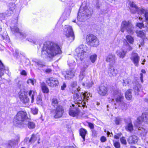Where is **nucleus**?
Returning a JSON list of instances; mask_svg holds the SVG:
<instances>
[{"instance_id": "nucleus-56", "label": "nucleus", "mask_w": 148, "mask_h": 148, "mask_svg": "<svg viewBox=\"0 0 148 148\" xmlns=\"http://www.w3.org/2000/svg\"><path fill=\"white\" fill-rule=\"evenodd\" d=\"M88 125L90 129H92V130L94 129V125L93 123H88Z\"/></svg>"}, {"instance_id": "nucleus-30", "label": "nucleus", "mask_w": 148, "mask_h": 148, "mask_svg": "<svg viewBox=\"0 0 148 148\" xmlns=\"http://www.w3.org/2000/svg\"><path fill=\"white\" fill-rule=\"evenodd\" d=\"M93 84V82L92 81H89L86 80V81L85 82V83H82V85L84 86H85L86 84V87L87 88H88L92 86Z\"/></svg>"}, {"instance_id": "nucleus-26", "label": "nucleus", "mask_w": 148, "mask_h": 148, "mask_svg": "<svg viewBox=\"0 0 148 148\" xmlns=\"http://www.w3.org/2000/svg\"><path fill=\"white\" fill-rule=\"evenodd\" d=\"M132 89H129L126 91L125 94L126 98L128 100H131L132 98Z\"/></svg>"}, {"instance_id": "nucleus-27", "label": "nucleus", "mask_w": 148, "mask_h": 148, "mask_svg": "<svg viewBox=\"0 0 148 148\" xmlns=\"http://www.w3.org/2000/svg\"><path fill=\"white\" fill-rule=\"evenodd\" d=\"M126 130L129 132H132L133 130V125L132 122L130 121L129 122L127 123V125L125 127Z\"/></svg>"}, {"instance_id": "nucleus-51", "label": "nucleus", "mask_w": 148, "mask_h": 148, "mask_svg": "<svg viewBox=\"0 0 148 148\" xmlns=\"http://www.w3.org/2000/svg\"><path fill=\"white\" fill-rule=\"evenodd\" d=\"M122 134L121 133H119L117 134L116 135H115L114 136V138L116 139H119L120 137L122 135Z\"/></svg>"}, {"instance_id": "nucleus-25", "label": "nucleus", "mask_w": 148, "mask_h": 148, "mask_svg": "<svg viewBox=\"0 0 148 148\" xmlns=\"http://www.w3.org/2000/svg\"><path fill=\"white\" fill-rule=\"evenodd\" d=\"M141 86L139 83H137L134 87V91L135 95H138L140 92Z\"/></svg>"}, {"instance_id": "nucleus-11", "label": "nucleus", "mask_w": 148, "mask_h": 148, "mask_svg": "<svg viewBox=\"0 0 148 148\" xmlns=\"http://www.w3.org/2000/svg\"><path fill=\"white\" fill-rule=\"evenodd\" d=\"M15 26H13L14 25V23H11V29L12 33L13 34H16V35L18 36L20 38H24L26 37L27 36L26 34L24 33L21 32L19 29L18 27H16L17 25V20H15Z\"/></svg>"}, {"instance_id": "nucleus-4", "label": "nucleus", "mask_w": 148, "mask_h": 148, "mask_svg": "<svg viewBox=\"0 0 148 148\" xmlns=\"http://www.w3.org/2000/svg\"><path fill=\"white\" fill-rule=\"evenodd\" d=\"M87 47L85 45H81L76 49L75 51L77 54L76 58L78 64H83L84 67L87 68L88 67V64L85 62L84 59L86 57Z\"/></svg>"}, {"instance_id": "nucleus-48", "label": "nucleus", "mask_w": 148, "mask_h": 148, "mask_svg": "<svg viewBox=\"0 0 148 148\" xmlns=\"http://www.w3.org/2000/svg\"><path fill=\"white\" fill-rule=\"evenodd\" d=\"M121 121V118L119 117L116 118L115 122L116 124L118 125L119 124Z\"/></svg>"}, {"instance_id": "nucleus-1", "label": "nucleus", "mask_w": 148, "mask_h": 148, "mask_svg": "<svg viewBox=\"0 0 148 148\" xmlns=\"http://www.w3.org/2000/svg\"><path fill=\"white\" fill-rule=\"evenodd\" d=\"M47 53L50 58H52L57 54L62 53V51L59 45L57 44L49 42L45 43L42 49V55Z\"/></svg>"}, {"instance_id": "nucleus-20", "label": "nucleus", "mask_w": 148, "mask_h": 148, "mask_svg": "<svg viewBox=\"0 0 148 148\" xmlns=\"http://www.w3.org/2000/svg\"><path fill=\"white\" fill-rule=\"evenodd\" d=\"M118 73L117 70L112 66L108 69V73L110 77L116 76Z\"/></svg>"}, {"instance_id": "nucleus-12", "label": "nucleus", "mask_w": 148, "mask_h": 148, "mask_svg": "<svg viewBox=\"0 0 148 148\" xmlns=\"http://www.w3.org/2000/svg\"><path fill=\"white\" fill-rule=\"evenodd\" d=\"M64 34L68 38H70L71 41L73 40L75 38L74 34L71 27L66 25L64 29Z\"/></svg>"}, {"instance_id": "nucleus-63", "label": "nucleus", "mask_w": 148, "mask_h": 148, "mask_svg": "<svg viewBox=\"0 0 148 148\" xmlns=\"http://www.w3.org/2000/svg\"><path fill=\"white\" fill-rule=\"evenodd\" d=\"M145 27L146 30L148 31V23H147L145 26Z\"/></svg>"}, {"instance_id": "nucleus-23", "label": "nucleus", "mask_w": 148, "mask_h": 148, "mask_svg": "<svg viewBox=\"0 0 148 148\" xmlns=\"http://www.w3.org/2000/svg\"><path fill=\"white\" fill-rule=\"evenodd\" d=\"M25 126L27 125L29 129H33L35 127V123L32 121H31L29 119H27V120L24 123Z\"/></svg>"}, {"instance_id": "nucleus-28", "label": "nucleus", "mask_w": 148, "mask_h": 148, "mask_svg": "<svg viewBox=\"0 0 148 148\" xmlns=\"http://www.w3.org/2000/svg\"><path fill=\"white\" fill-rule=\"evenodd\" d=\"M138 130L141 136H144L146 135L147 131L145 129L142 127H138Z\"/></svg>"}, {"instance_id": "nucleus-53", "label": "nucleus", "mask_w": 148, "mask_h": 148, "mask_svg": "<svg viewBox=\"0 0 148 148\" xmlns=\"http://www.w3.org/2000/svg\"><path fill=\"white\" fill-rule=\"evenodd\" d=\"M126 45L127 46V50L130 51L132 50V47L129 45V44L127 42H126Z\"/></svg>"}, {"instance_id": "nucleus-13", "label": "nucleus", "mask_w": 148, "mask_h": 148, "mask_svg": "<svg viewBox=\"0 0 148 148\" xmlns=\"http://www.w3.org/2000/svg\"><path fill=\"white\" fill-rule=\"evenodd\" d=\"M143 122L148 124V113H143L141 116L138 117L135 123V125L138 127V125L141 124Z\"/></svg>"}, {"instance_id": "nucleus-60", "label": "nucleus", "mask_w": 148, "mask_h": 148, "mask_svg": "<svg viewBox=\"0 0 148 148\" xmlns=\"http://www.w3.org/2000/svg\"><path fill=\"white\" fill-rule=\"evenodd\" d=\"M15 55L16 57H17L19 55V51L18 50H15Z\"/></svg>"}, {"instance_id": "nucleus-44", "label": "nucleus", "mask_w": 148, "mask_h": 148, "mask_svg": "<svg viewBox=\"0 0 148 148\" xmlns=\"http://www.w3.org/2000/svg\"><path fill=\"white\" fill-rule=\"evenodd\" d=\"M36 82V80L34 79H29L27 80V84H31L32 85H34V83Z\"/></svg>"}, {"instance_id": "nucleus-40", "label": "nucleus", "mask_w": 148, "mask_h": 148, "mask_svg": "<svg viewBox=\"0 0 148 148\" xmlns=\"http://www.w3.org/2000/svg\"><path fill=\"white\" fill-rule=\"evenodd\" d=\"M126 38L127 41L130 43H132L134 42V39L130 35H127L126 36Z\"/></svg>"}, {"instance_id": "nucleus-17", "label": "nucleus", "mask_w": 148, "mask_h": 148, "mask_svg": "<svg viewBox=\"0 0 148 148\" xmlns=\"http://www.w3.org/2000/svg\"><path fill=\"white\" fill-rule=\"evenodd\" d=\"M108 90L107 87L104 86L99 87L98 93L102 96H106L108 95Z\"/></svg>"}, {"instance_id": "nucleus-52", "label": "nucleus", "mask_w": 148, "mask_h": 148, "mask_svg": "<svg viewBox=\"0 0 148 148\" xmlns=\"http://www.w3.org/2000/svg\"><path fill=\"white\" fill-rule=\"evenodd\" d=\"M136 26L140 28L144 27V25L143 23H137L136 24Z\"/></svg>"}, {"instance_id": "nucleus-31", "label": "nucleus", "mask_w": 148, "mask_h": 148, "mask_svg": "<svg viewBox=\"0 0 148 148\" xmlns=\"http://www.w3.org/2000/svg\"><path fill=\"white\" fill-rule=\"evenodd\" d=\"M79 113V111L77 109L75 110H70L69 112V115L73 117L77 116Z\"/></svg>"}, {"instance_id": "nucleus-19", "label": "nucleus", "mask_w": 148, "mask_h": 148, "mask_svg": "<svg viewBox=\"0 0 148 148\" xmlns=\"http://www.w3.org/2000/svg\"><path fill=\"white\" fill-rule=\"evenodd\" d=\"M138 139L137 136L133 135L130 136L127 140V141L130 144H133L136 143Z\"/></svg>"}, {"instance_id": "nucleus-6", "label": "nucleus", "mask_w": 148, "mask_h": 148, "mask_svg": "<svg viewBox=\"0 0 148 148\" xmlns=\"http://www.w3.org/2000/svg\"><path fill=\"white\" fill-rule=\"evenodd\" d=\"M26 113L23 111L19 112L14 119V123L16 126L20 128L25 127L24 123L28 119Z\"/></svg>"}, {"instance_id": "nucleus-9", "label": "nucleus", "mask_w": 148, "mask_h": 148, "mask_svg": "<svg viewBox=\"0 0 148 148\" xmlns=\"http://www.w3.org/2000/svg\"><path fill=\"white\" fill-rule=\"evenodd\" d=\"M134 29L133 25L130 21H124L122 22L121 30L122 32L125 29L128 33L132 34L134 32Z\"/></svg>"}, {"instance_id": "nucleus-38", "label": "nucleus", "mask_w": 148, "mask_h": 148, "mask_svg": "<svg viewBox=\"0 0 148 148\" xmlns=\"http://www.w3.org/2000/svg\"><path fill=\"white\" fill-rule=\"evenodd\" d=\"M15 5L14 4H12L11 7L10 6L9 10L8 12L7 13V14L8 16L10 15L13 13V11L15 9Z\"/></svg>"}, {"instance_id": "nucleus-39", "label": "nucleus", "mask_w": 148, "mask_h": 148, "mask_svg": "<svg viewBox=\"0 0 148 148\" xmlns=\"http://www.w3.org/2000/svg\"><path fill=\"white\" fill-rule=\"evenodd\" d=\"M97 55L96 54H94L91 55L90 57V59L91 62L94 63L97 59Z\"/></svg>"}, {"instance_id": "nucleus-2", "label": "nucleus", "mask_w": 148, "mask_h": 148, "mask_svg": "<svg viewBox=\"0 0 148 148\" xmlns=\"http://www.w3.org/2000/svg\"><path fill=\"white\" fill-rule=\"evenodd\" d=\"M92 13V10L87 4L82 3L78 14L77 20L79 21H84L90 17Z\"/></svg>"}, {"instance_id": "nucleus-64", "label": "nucleus", "mask_w": 148, "mask_h": 148, "mask_svg": "<svg viewBox=\"0 0 148 148\" xmlns=\"http://www.w3.org/2000/svg\"><path fill=\"white\" fill-rule=\"evenodd\" d=\"M65 15V13H64L61 17V18H63L64 20L66 19V18H64V16Z\"/></svg>"}, {"instance_id": "nucleus-22", "label": "nucleus", "mask_w": 148, "mask_h": 148, "mask_svg": "<svg viewBox=\"0 0 148 148\" xmlns=\"http://www.w3.org/2000/svg\"><path fill=\"white\" fill-rule=\"evenodd\" d=\"M116 53L120 58L123 59L125 56L126 52L123 49H120L117 50L116 51Z\"/></svg>"}, {"instance_id": "nucleus-57", "label": "nucleus", "mask_w": 148, "mask_h": 148, "mask_svg": "<svg viewBox=\"0 0 148 148\" xmlns=\"http://www.w3.org/2000/svg\"><path fill=\"white\" fill-rule=\"evenodd\" d=\"M122 83L123 86H126L128 83V82L126 80H123Z\"/></svg>"}, {"instance_id": "nucleus-21", "label": "nucleus", "mask_w": 148, "mask_h": 148, "mask_svg": "<svg viewBox=\"0 0 148 148\" xmlns=\"http://www.w3.org/2000/svg\"><path fill=\"white\" fill-rule=\"evenodd\" d=\"M66 74L64 77L66 79H69L73 78L75 75V72L73 70H69L66 71Z\"/></svg>"}, {"instance_id": "nucleus-42", "label": "nucleus", "mask_w": 148, "mask_h": 148, "mask_svg": "<svg viewBox=\"0 0 148 148\" xmlns=\"http://www.w3.org/2000/svg\"><path fill=\"white\" fill-rule=\"evenodd\" d=\"M15 141V143L17 144L20 141V136L18 134L15 135L14 139H13Z\"/></svg>"}, {"instance_id": "nucleus-47", "label": "nucleus", "mask_w": 148, "mask_h": 148, "mask_svg": "<svg viewBox=\"0 0 148 148\" xmlns=\"http://www.w3.org/2000/svg\"><path fill=\"white\" fill-rule=\"evenodd\" d=\"M120 141L121 143L124 145H126L127 144L126 140L124 137H122L120 138Z\"/></svg>"}, {"instance_id": "nucleus-62", "label": "nucleus", "mask_w": 148, "mask_h": 148, "mask_svg": "<svg viewBox=\"0 0 148 148\" xmlns=\"http://www.w3.org/2000/svg\"><path fill=\"white\" fill-rule=\"evenodd\" d=\"M108 99L110 102H113L114 101V99L112 98H108Z\"/></svg>"}, {"instance_id": "nucleus-18", "label": "nucleus", "mask_w": 148, "mask_h": 148, "mask_svg": "<svg viewBox=\"0 0 148 148\" xmlns=\"http://www.w3.org/2000/svg\"><path fill=\"white\" fill-rule=\"evenodd\" d=\"M115 56L114 54L112 53L109 54L106 57V61L111 64H114L115 62Z\"/></svg>"}, {"instance_id": "nucleus-43", "label": "nucleus", "mask_w": 148, "mask_h": 148, "mask_svg": "<svg viewBox=\"0 0 148 148\" xmlns=\"http://www.w3.org/2000/svg\"><path fill=\"white\" fill-rule=\"evenodd\" d=\"M31 112L34 114H37L38 113V109L36 107H33L31 108Z\"/></svg>"}, {"instance_id": "nucleus-58", "label": "nucleus", "mask_w": 148, "mask_h": 148, "mask_svg": "<svg viewBox=\"0 0 148 148\" xmlns=\"http://www.w3.org/2000/svg\"><path fill=\"white\" fill-rule=\"evenodd\" d=\"M66 86V84L64 83L63 84L62 86H61V89L62 90H64V88H65Z\"/></svg>"}, {"instance_id": "nucleus-7", "label": "nucleus", "mask_w": 148, "mask_h": 148, "mask_svg": "<svg viewBox=\"0 0 148 148\" xmlns=\"http://www.w3.org/2000/svg\"><path fill=\"white\" fill-rule=\"evenodd\" d=\"M74 90L75 92V95H74V99L75 101L79 102L82 104L83 103V105L86 103V101L87 102L89 100V97L88 96V93L87 92H86L84 93L83 92L80 93L78 92L77 89H75Z\"/></svg>"}, {"instance_id": "nucleus-49", "label": "nucleus", "mask_w": 148, "mask_h": 148, "mask_svg": "<svg viewBox=\"0 0 148 148\" xmlns=\"http://www.w3.org/2000/svg\"><path fill=\"white\" fill-rule=\"evenodd\" d=\"M92 135L93 137H96L97 134V132L95 129L91 130Z\"/></svg>"}, {"instance_id": "nucleus-14", "label": "nucleus", "mask_w": 148, "mask_h": 148, "mask_svg": "<svg viewBox=\"0 0 148 148\" xmlns=\"http://www.w3.org/2000/svg\"><path fill=\"white\" fill-rule=\"evenodd\" d=\"M46 82L49 86L52 87H56L59 84L57 79L52 77L47 79Z\"/></svg>"}, {"instance_id": "nucleus-32", "label": "nucleus", "mask_w": 148, "mask_h": 148, "mask_svg": "<svg viewBox=\"0 0 148 148\" xmlns=\"http://www.w3.org/2000/svg\"><path fill=\"white\" fill-rule=\"evenodd\" d=\"M82 64V66H83L84 69L83 70H81L79 75V80L80 81H82L83 79L84 78V76L85 75L84 71L85 69L86 68L84 67V66L83 65V64Z\"/></svg>"}, {"instance_id": "nucleus-61", "label": "nucleus", "mask_w": 148, "mask_h": 148, "mask_svg": "<svg viewBox=\"0 0 148 148\" xmlns=\"http://www.w3.org/2000/svg\"><path fill=\"white\" fill-rule=\"evenodd\" d=\"M52 71V70L50 69H48L45 70V72L47 73H49Z\"/></svg>"}, {"instance_id": "nucleus-3", "label": "nucleus", "mask_w": 148, "mask_h": 148, "mask_svg": "<svg viewBox=\"0 0 148 148\" xmlns=\"http://www.w3.org/2000/svg\"><path fill=\"white\" fill-rule=\"evenodd\" d=\"M59 102V101L56 98H53L51 100V105L55 108L51 112V114L55 119L61 117L64 112L63 107L60 105Z\"/></svg>"}, {"instance_id": "nucleus-36", "label": "nucleus", "mask_w": 148, "mask_h": 148, "mask_svg": "<svg viewBox=\"0 0 148 148\" xmlns=\"http://www.w3.org/2000/svg\"><path fill=\"white\" fill-rule=\"evenodd\" d=\"M136 33L137 36L140 38L144 37L145 36V32L143 31L137 30Z\"/></svg>"}, {"instance_id": "nucleus-10", "label": "nucleus", "mask_w": 148, "mask_h": 148, "mask_svg": "<svg viewBox=\"0 0 148 148\" xmlns=\"http://www.w3.org/2000/svg\"><path fill=\"white\" fill-rule=\"evenodd\" d=\"M86 40L88 44L90 46L96 47L99 45L97 38L92 34H88L86 37Z\"/></svg>"}, {"instance_id": "nucleus-29", "label": "nucleus", "mask_w": 148, "mask_h": 148, "mask_svg": "<svg viewBox=\"0 0 148 148\" xmlns=\"http://www.w3.org/2000/svg\"><path fill=\"white\" fill-rule=\"evenodd\" d=\"M87 131L86 129L84 128H82L79 130V133L80 135L83 139V141L85 140V136L86 134Z\"/></svg>"}, {"instance_id": "nucleus-24", "label": "nucleus", "mask_w": 148, "mask_h": 148, "mask_svg": "<svg viewBox=\"0 0 148 148\" xmlns=\"http://www.w3.org/2000/svg\"><path fill=\"white\" fill-rule=\"evenodd\" d=\"M17 144L13 140H11L8 141L6 143L7 148H14Z\"/></svg>"}, {"instance_id": "nucleus-15", "label": "nucleus", "mask_w": 148, "mask_h": 148, "mask_svg": "<svg viewBox=\"0 0 148 148\" xmlns=\"http://www.w3.org/2000/svg\"><path fill=\"white\" fill-rule=\"evenodd\" d=\"M130 59L135 66L136 67L138 66L140 58L137 53L132 52L131 56L130 57Z\"/></svg>"}, {"instance_id": "nucleus-35", "label": "nucleus", "mask_w": 148, "mask_h": 148, "mask_svg": "<svg viewBox=\"0 0 148 148\" xmlns=\"http://www.w3.org/2000/svg\"><path fill=\"white\" fill-rule=\"evenodd\" d=\"M29 95L31 98V102L33 103L34 100V96L36 95V93L35 91L30 90L29 92Z\"/></svg>"}, {"instance_id": "nucleus-37", "label": "nucleus", "mask_w": 148, "mask_h": 148, "mask_svg": "<svg viewBox=\"0 0 148 148\" xmlns=\"http://www.w3.org/2000/svg\"><path fill=\"white\" fill-rule=\"evenodd\" d=\"M41 87L42 91L44 93H47L49 92V90L48 88L45 86L44 83H43L41 84Z\"/></svg>"}, {"instance_id": "nucleus-59", "label": "nucleus", "mask_w": 148, "mask_h": 148, "mask_svg": "<svg viewBox=\"0 0 148 148\" xmlns=\"http://www.w3.org/2000/svg\"><path fill=\"white\" fill-rule=\"evenodd\" d=\"M143 74L142 73H141L140 74V79L141 82L142 83L143 82Z\"/></svg>"}, {"instance_id": "nucleus-50", "label": "nucleus", "mask_w": 148, "mask_h": 148, "mask_svg": "<svg viewBox=\"0 0 148 148\" xmlns=\"http://www.w3.org/2000/svg\"><path fill=\"white\" fill-rule=\"evenodd\" d=\"M2 38L3 39H6L8 40L9 39L8 36V35H6V33H5L3 34V35H1Z\"/></svg>"}, {"instance_id": "nucleus-5", "label": "nucleus", "mask_w": 148, "mask_h": 148, "mask_svg": "<svg viewBox=\"0 0 148 148\" xmlns=\"http://www.w3.org/2000/svg\"><path fill=\"white\" fill-rule=\"evenodd\" d=\"M115 97L114 105L115 108H119L123 111L125 110L127 108V104L124 102L123 94L119 91H115L114 92Z\"/></svg>"}, {"instance_id": "nucleus-16", "label": "nucleus", "mask_w": 148, "mask_h": 148, "mask_svg": "<svg viewBox=\"0 0 148 148\" xmlns=\"http://www.w3.org/2000/svg\"><path fill=\"white\" fill-rule=\"evenodd\" d=\"M27 92L21 91L19 95V97L21 102L25 104L28 103L29 101V99L27 97Z\"/></svg>"}, {"instance_id": "nucleus-54", "label": "nucleus", "mask_w": 148, "mask_h": 148, "mask_svg": "<svg viewBox=\"0 0 148 148\" xmlns=\"http://www.w3.org/2000/svg\"><path fill=\"white\" fill-rule=\"evenodd\" d=\"M100 140L102 142H105L106 140V138L104 136H102Z\"/></svg>"}, {"instance_id": "nucleus-41", "label": "nucleus", "mask_w": 148, "mask_h": 148, "mask_svg": "<svg viewBox=\"0 0 148 148\" xmlns=\"http://www.w3.org/2000/svg\"><path fill=\"white\" fill-rule=\"evenodd\" d=\"M37 66H38L39 67H43L45 66L42 62L40 61L35 62Z\"/></svg>"}, {"instance_id": "nucleus-34", "label": "nucleus", "mask_w": 148, "mask_h": 148, "mask_svg": "<svg viewBox=\"0 0 148 148\" xmlns=\"http://www.w3.org/2000/svg\"><path fill=\"white\" fill-rule=\"evenodd\" d=\"M77 82H74L72 85V90H71V92L72 93H73L74 94L73 95V97L74 98V95H75V92L74 90L75 89H77V90H78V92H79V91L80 90V89H79V88H78L77 87Z\"/></svg>"}, {"instance_id": "nucleus-8", "label": "nucleus", "mask_w": 148, "mask_h": 148, "mask_svg": "<svg viewBox=\"0 0 148 148\" xmlns=\"http://www.w3.org/2000/svg\"><path fill=\"white\" fill-rule=\"evenodd\" d=\"M131 7L130 9L131 12L132 13L138 14L141 15L143 14L145 19L146 21H148V12L147 11L143 8H139L133 2L130 3Z\"/></svg>"}, {"instance_id": "nucleus-55", "label": "nucleus", "mask_w": 148, "mask_h": 148, "mask_svg": "<svg viewBox=\"0 0 148 148\" xmlns=\"http://www.w3.org/2000/svg\"><path fill=\"white\" fill-rule=\"evenodd\" d=\"M20 74L26 76L27 75V73L26 71L25 70H23L20 73Z\"/></svg>"}, {"instance_id": "nucleus-46", "label": "nucleus", "mask_w": 148, "mask_h": 148, "mask_svg": "<svg viewBox=\"0 0 148 148\" xmlns=\"http://www.w3.org/2000/svg\"><path fill=\"white\" fill-rule=\"evenodd\" d=\"M113 145L116 148H120V144L119 142L117 141L114 142Z\"/></svg>"}, {"instance_id": "nucleus-45", "label": "nucleus", "mask_w": 148, "mask_h": 148, "mask_svg": "<svg viewBox=\"0 0 148 148\" xmlns=\"http://www.w3.org/2000/svg\"><path fill=\"white\" fill-rule=\"evenodd\" d=\"M37 103L38 104H40L41 103L42 98L41 96H38L36 99Z\"/></svg>"}, {"instance_id": "nucleus-33", "label": "nucleus", "mask_w": 148, "mask_h": 148, "mask_svg": "<svg viewBox=\"0 0 148 148\" xmlns=\"http://www.w3.org/2000/svg\"><path fill=\"white\" fill-rule=\"evenodd\" d=\"M38 139L39 140V138L38 137V135L32 134L31 138L29 140V142L30 143H34Z\"/></svg>"}]
</instances>
